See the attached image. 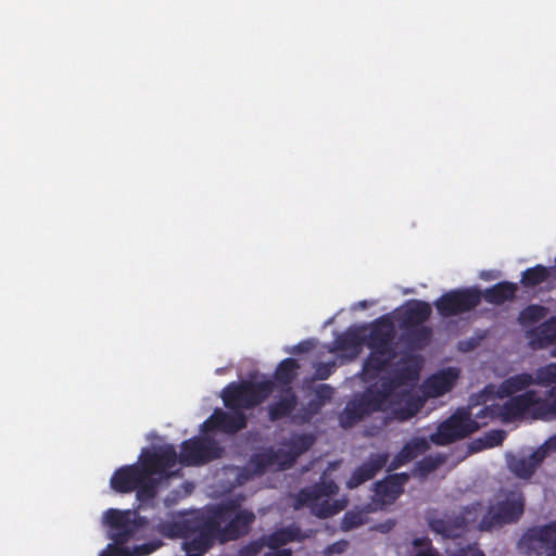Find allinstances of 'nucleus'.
Returning <instances> with one entry per match:
<instances>
[{
  "label": "nucleus",
  "mask_w": 556,
  "mask_h": 556,
  "mask_svg": "<svg viewBox=\"0 0 556 556\" xmlns=\"http://www.w3.org/2000/svg\"><path fill=\"white\" fill-rule=\"evenodd\" d=\"M299 369L300 364L295 358H285L278 364L274 372V380L278 386L281 387V389L291 387V383L298 376Z\"/></svg>",
  "instance_id": "nucleus-32"
},
{
  "label": "nucleus",
  "mask_w": 556,
  "mask_h": 556,
  "mask_svg": "<svg viewBox=\"0 0 556 556\" xmlns=\"http://www.w3.org/2000/svg\"><path fill=\"white\" fill-rule=\"evenodd\" d=\"M518 286L515 282L501 281L488 288L483 292V298L488 303L494 305L504 304L506 301H511L516 296Z\"/></svg>",
  "instance_id": "nucleus-28"
},
{
  "label": "nucleus",
  "mask_w": 556,
  "mask_h": 556,
  "mask_svg": "<svg viewBox=\"0 0 556 556\" xmlns=\"http://www.w3.org/2000/svg\"><path fill=\"white\" fill-rule=\"evenodd\" d=\"M298 403V396L293 388H282L279 395L267 406L268 419L275 422L291 416Z\"/></svg>",
  "instance_id": "nucleus-22"
},
{
  "label": "nucleus",
  "mask_w": 556,
  "mask_h": 556,
  "mask_svg": "<svg viewBox=\"0 0 556 556\" xmlns=\"http://www.w3.org/2000/svg\"><path fill=\"white\" fill-rule=\"evenodd\" d=\"M265 547L262 536L241 546L238 556H258Z\"/></svg>",
  "instance_id": "nucleus-45"
},
{
  "label": "nucleus",
  "mask_w": 556,
  "mask_h": 556,
  "mask_svg": "<svg viewBox=\"0 0 556 556\" xmlns=\"http://www.w3.org/2000/svg\"><path fill=\"white\" fill-rule=\"evenodd\" d=\"M509 399L502 406V421L510 422L521 418L527 412H531L534 403V390H526Z\"/></svg>",
  "instance_id": "nucleus-21"
},
{
  "label": "nucleus",
  "mask_w": 556,
  "mask_h": 556,
  "mask_svg": "<svg viewBox=\"0 0 556 556\" xmlns=\"http://www.w3.org/2000/svg\"><path fill=\"white\" fill-rule=\"evenodd\" d=\"M205 532L199 545L207 547V553L216 542L225 544L248 535L255 521V514L243 508L237 498L222 502L204 511Z\"/></svg>",
  "instance_id": "nucleus-2"
},
{
  "label": "nucleus",
  "mask_w": 556,
  "mask_h": 556,
  "mask_svg": "<svg viewBox=\"0 0 556 556\" xmlns=\"http://www.w3.org/2000/svg\"><path fill=\"white\" fill-rule=\"evenodd\" d=\"M139 462L148 477L159 476L163 478L170 475V470L179 462V455H177L174 445L164 444L153 448H143Z\"/></svg>",
  "instance_id": "nucleus-10"
},
{
  "label": "nucleus",
  "mask_w": 556,
  "mask_h": 556,
  "mask_svg": "<svg viewBox=\"0 0 556 556\" xmlns=\"http://www.w3.org/2000/svg\"><path fill=\"white\" fill-rule=\"evenodd\" d=\"M104 520L110 529V539L117 545H123L132 539H140L149 521L135 510H118L110 508L104 514Z\"/></svg>",
  "instance_id": "nucleus-7"
},
{
  "label": "nucleus",
  "mask_w": 556,
  "mask_h": 556,
  "mask_svg": "<svg viewBox=\"0 0 556 556\" xmlns=\"http://www.w3.org/2000/svg\"><path fill=\"white\" fill-rule=\"evenodd\" d=\"M359 305H361L362 307H366V302H365V301H363V302H361V303H359Z\"/></svg>",
  "instance_id": "nucleus-54"
},
{
  "label": "nucleus",
  "mask_w": 556,
  "mask_h": 556,
  "mask_svg": "<svg viewBox=\"0 0 556 556\" xmlns=\"http://www.w3.org/2000/svg\"><path fill=\"white\" fill-rule=\"evenodd\" d=\"M532 350H540L556 343V324L546 320L527 332Z\"/></svg>",
  "instance_id": "nucleus-26"
},
{
  "label": "nucleus",
  "mask_w": 556,
  "mask_h": 556,
  "mask_svg": "<svg viewBox=\"0 0 556 556\" xmlns=\"http://www.w3.org/2000/svg\"><path fill=\"white\" fill-rule=\"evenodd\" d=\"M546 450L542 445L534 452H532L529 456H511L508 462L509 470L520 479H530L538 467L542 464V462L546 457Z\"/></svg>",
  "instance_id": "nucleus-19"
},
{
  "label": "nucleus",
  "mask_w": 556,
  "mask_h": 556,
  "mask_svg": "<svg viewBox=\"0 0 556 556\" xmlns=\"http://www.w3.org/2000/svg\"><path fill=\"white\" fill-rule=\"evenodd\" d=\"M248 420L244 412L231 410L225 412L216 408L213 414L202 424L203 433L210 431H220L226 434H235L247 427Z\"/></svg>",
  "instance_id": "nucleus-14"
},
{
  "label": "nucleus",
  "mask_w": 556,
  "mask_h": 556,
  "mask_svg": "<svg viewBox=\"0 0 556 556\" xmlns=\"http://www.w3.org/2000/svg\"><path fill=\"white\" fill-rule=\"evenodd\" d=\"M429 442L430 440L424 437H415L406 442L393 459L388 462L387 471L392 472L427 452L430 448Z\"/></svg>",
  "instance_id": "nucleus-20"
},
{
  "label": "nucleus",
  "mask_w": 556,
  "mask_h": 556,
  "mask_svg": "<svg viewBox=\"0 0 556 556\" xmlns=\"http://www.w3.org/2000/svg\"><path fill=\"white\" fill-rule=\"evenodd\" d=\"M101 556H129V554L123 549H112L108 553H103Z\"/></svg>",
  "instance_id": "nucleus-53"
},
{
  "label": "nucleus",
  "mask_w": 556,
  "mask_h": 556,
  "mask_svg": "<svg viewBox=\"0 0 556 556\" xmlns=\"http://www.w3.org/2000/svg\"><path fill=\"white\" fill-rule=\"evenodd\" d=\"M446 462L444 454L427 455L416 463L415 472L420 477H426L437 470Z\"/></svg>",
  "instance_id": "nucleus-39"
},
{
  "label": "nucleus",
  "mask_w": 556,
  "mask_h": 556,
  "mask_svg": "<svg viewBox=\"0 0 556 556\" xmlns=\"http://www.w3.org/2000/svg\"><path fill=\"white\" fill-rule=\"evenodd\" d=\"M419 364L416 358L403 361L397 368L395 376L399 382L413 381L418 378Z\"/></svg>",
  "instance_id": "nucleus-41"
},
{
  "label": "nucleus",
  "mask_w": 556,
  "mask_h": 556,
  "mask_svg": "<svg viewBox=\"0 0 556 556\" xmlns=\"http://www.w3.org/2000/svg\"><path fill=\"white\" fill-rule=\"evenodd\" d=\"M506 438V432L501 429L490 430L482 437L473 440L470 443V450L472 452H479L484 448H492L503 443Z\"/></svg>",
  "instance_id": "nucleus-36"
},
{
  "label": "nucleus",
  "mask_w": 556,
  "mask_h": 556,
  "mask_svg": "<svg viewBox=\"0 0 556 556\" xmlns=\"http://www.w3.org/2000/svg\"><path fill=\"white\" fill-rule=\"evenodd\" d=\"M413 545L415 547H419L420 549L428 548L429 546H433L430 539H428L427 536L414 539Z\"/></svg>",
  "instance_id": "nucleus-50"
},
{
  "label": "nucleus",
  "mask_w": 556,
  "mask_h": 556,
  "mask_svg": "<svg viewBox=\"0 0 556 556\" xmlns=\"http://www.w3.org/2000/svg\"><path fill=\"white\" fill-rule=\"evenodd\" d=\"M157 484V479L148 477L140 462L117 468L110 479V485L115 492L130 493L136 491L137 500L141 504L154 500Z\"/></svg>",
  "instance_id": "nucleus-5"
},
{
  "label": "nucleus",
  "mask_w": 556,
  "mask_h": 556,
  "mask_svg": "<svg viewBox=\"0 0 556 556\" xmlns=\"http://www.w3.org/2000/svg\"><path fill=\"white\" fill-rule=\"evenodd\" d=\"M156 530L164 538L182 539V549L189 556H204L207 553V547L198 543L205 532L204 511L184 513L170 520H161Z\"/></svg>",
  "instance_id": "nucleus-3"
},
{
  "label": "nucleus",
  "mask_w": 556,
  "mask_h": 556,
  "mask_svg": "<svg viewBox=\"0 0 556 556\" xmlns=\"http://www.w3.org/2000/svg\"><path fill=\"white\" fill-rule=\"evenodd\" d=\"M522 539L530 547L543 551L546 556H556V521L528 529Z\"/></svg>",
  "instance_id": "nucleus-15"
},
{
  "label": "nucleus",
  "mask_w": 556,
  "mask_h": 556,
  "mask_svg": "<svg viewBox=\"0 0 556 556\" xmlns=\"http://www.w3.org/2000/svg\"><path fill=\"white\" fill-rule=\"evenodd\" d=\"M544 448L547 451H555L556 452V434L551 437L544 444Z\"/></svg>",
  "instance_id": "nucleus-52"
},
{
  "label": "nucleus",
  "mask_w": 556,
  "mask_h": 556,
  "mask_svg": "<svg viewBox=\"0 0 556 556\" xmlns=\"http://www.w3.org/2000/svg\"><path fill=\"white\" fill-rule=\"evenodd\" d=\"M274 387L275 383L271 380L233 381L223 389L220 397L226 408L243 412V409H252L262 404L273 393Z\"/></svg>",
  "instance_id": "nucleus-6"
},
{
  "label": "nucleus",
  "mask_w": 556,
  "mask_h": 556,
  "mask_svg": "<svg viewBox=\"0 0 556 556\" xmlns=\"http://www.w3.org/2000/svg\"><path fill=\"white\" fill-rule=\"evenodd\" d=\"M407 472L390 473L374 483L372 504L375 509H382L392 505L403 493L404 486L409 480Z\"/></svg>",
  "instance_id": "nucleus-12"
},
{
  "label": "nucleus",
  "mask_w": 556,
  "mask_h": 556,
  "mask_svg": "<svg viewBox=\"0 0 556 556\" xmlns=\"http://www.w3.org/2000/svg\"><path fill=\"white\" fill-rule=\"evenodd\" d=\"M159 545L153 543H144L135 548L137 555H149L157 548Z\"/></svg>",
  "instance_id": "nucleus-49"
},
{
  "label": "nucleus",
  "mask_w": 556,
  "mask_h": 556,
  "mask_svg": "<svg viewBox=\"0 0 556 556\" xmlns=\"http://www.w3.org/2000/svg\"><path fill=\"white\" fill-rule=\"evenodd\" d=\"M219 443L207 435H194L180 444L179 463L182 466H202L222 457Z\"/></svg>",
  "instance_id": "nucleus-8"
},
{
  "label": "nucleus",
  "mask_w": 556,
  "mask_h": 556,
  "mask_svg": "<svg viewBox=\"0 0 556 556\" xmlns=\"http://www.w3.org/2000/svg\"><path fill=\"white\" fill-rule=\"evenodd\" d=\"M376 412H380L379 401L375 397L370 399V393L363 391L346 402L343 410L338 416L339 425L343 429L352 428Z\"/></svg>",
  "instance_id": "nucleus-11"
},
{
  "label": "nucleus",
  "mask_w": 556,
  "mask_h": 556,
  "mask_svg": "<svg viewBox=\"0 0 556 556\" xmlns=\"http://www.w3.org/2000/svg\"><path fill=\"white\" fill-rule=\"evenodd\" d=\"M481 295L476 288L455 289L443 293L434 302V306L442 317L457 316L477 307Z\"/></svg>",
  "instance_id": "nucleus-9"
},
{
  "label": "nucleus",
  "mask_w": 556,
  "mask_h": 556,
  "mask_svg": "<svg viewBox=\"0 0 556 556\" xmlns=\"http://www.w3.org/2000/svg\"><path fill=\"white\" fill-rule=\"evenodd\" d=\"M547 308L539 304H530L520 311L518 321L527 327L545 318Z\"/></svg>",
  "instance_id": "nucleus-40"
},
{
  "label": "nucleus",
  "mask_w": 556,
  "mask_h": 556,
  "mask_svg": "<svg viewBox=\"0 0 556 556\" xmlns=\"http://www.w3.org/2000/svg\"><path fill=\"white\" fill-rule=\"evenodd\" d=\"M293 552L291 548H282V549H270V552L265 553L263 556H292Z\"/></svg>",
  "instance_id": "nucleus-51"
},
{
  "label": "nucleus",
  "mask_w": 556,
  "mask_h": 556,
  "mask_svg": "<svg viewBox=\"0 0 556 556\" xmlns=\"http://www.w3.org/2000/svg\"><path fill=\"white\" fill-rule=\"evenodd\" d=\"M488 389L489 387H485L481 393L470 396L468 406L457 408L450 417L440 422L435 432L430 434V442L444 446L463 440L478 431L480 424L472 418L471 408L486 402Z\"/></svg>",
  "instance_id": "nucleus-4"
},
{
  "label": "nucleus",
  "mask_w": 556,
  "mask_h": 556,
  "mask_svg": "<svg viewBox=\"0 0 556 556\" xmlns=\"http://www.w3.org/2000/svg\"><path fill=\"white\" fill-rule=\"evenodd\" d=\"M368 517L367 513L363 510H349L344 514L342 521H341V528L344 531L353 530L359 526H363L367 522Z\"/></svg>",
  "instance_id": "nucleus-42"
},
{
  "label": "nucleus",
  "mask_w": 556,
  "mask_h": 556,
  "mask_svg": "<svg viewBox=\"0 0 556 556\" xmlns=\"http://www.w3.org/2000/svg\"><path fill=\"white\" fill-rule=\"evenodd\" d=\"M388 462L389 454L386 452L370 454L366 462L352 471L346 481V488L353 490L374 479L388 465Z\"/></svg>",
  "instance_id": "nucleus-16"
},
{
  "label": "nucleus",
  "mask_w": 556,
  "mask_h": 556,
  "mask_svg": "<svg viewBox=\"0 0 556 556\" xmlns=\"http://www.w3.org/2000/svg\"><path fill=\"white\" fill-rule=\"evenodd\" d=\"M551 276L549 268L544 265L538 264L533 267L527 268L522 275L520 282L526 288H534L544 281H546Z\"/></svg>",
  "instance_id": "nucleus-37"
},
{
  "label": "nucleus",
  "mask_w": 556,
  "mask_h": 556,
  "mask_svg": "<svg viewBox=\"0 0 556 556\" xmlns=\"http://www.w3.org/2000/svg\"><path fill=\"white\" fill-rule=\"evenodd\" d=\"M315 437L312 433H296L283 443L288 448L283 450V460H281L282 468L291 467L295 459L307 452L315 443Z\"/></svg>",
  "instance_id": "nucleus-23"
},
{
  "label": "nucleus",
  "mask_w": 556,
  "mask_h": 556,
  "mask_svg": "<svg viewBox=\"0 0 556 556\" xmlns=\"http://www.w3.org/2000/svg\"><path fill=\"white\" fill-rule=\"evenodd\" d=\"M395 337L393 320L389 315H382L370 323L369 332L364 339L368 349L396 352Z\"/></svg>",
  "instance_id": "nucleus-13"
},
{
  "label": "nucleus",
  "mask_w": 556,
  "mask_h": 556,
  "mask_svg": "<svg viewBox=\"0 0 556 556\" xmlns=\"http://www.w3.org/2000/svg\"><path fill=\"white\" fill-rule=\"evenodd\" d=\"M348 547H349V542L341 540V541H338V542H334V543L328 545L325 548V554L326 555L342 554L346 551Z\"/></svg>",
  "instance_id": "nucleus-48"
},
{
  "label": "nucleus",
  "mask_w": 556,
  "mask_h": 556,
  "mask_svg": "<svg viewBox=\"0 0 556 556\" xmlns=\"http://www.w3.org/2000/svg\"><path fill=\"white\" fill-rule=\"evenodd\" d=\"M396 357V352H388L382 350L370 349V353L365 358L362 370L361 379L364 382H371L391 364Z\"/></svg>",
  "instance_id": "nucleus-18"
},
{
  "label": "nucleus",
  "mask_w": 556,
  "mask_h": 556,
  "mask_svg": "<svg viewBox=\"0 0 556 556\" xmlns=\"http://www.w3.org/2000/svg\"><path fill=\"white\" fill-rule=\"evenodd\" d=\"M458 377L456 369L447 368L429 377L425 383L428 394L441 396L451 391Z\"/></svg>",
  "instance_id": "nucleus-27"
},
{
  "label": "nucleus",
  "mask_w": 556,
  "mask_h": 556,
  "mask_svg": "<svg viewBox=\"0 0 556 556\" xmlns=\"http://www.w3.org/2000/svg\"><path fill=\"white\" fill-rule=\"evenodd\" d=\"M534 403L531 407V413L535 418L552 419L556 416V390L549 391L548 397H540L538 392L534 391Z\"/></svg>",
  "instance_id": "nucleus-33"
},
{
  "label": "nucleus",
  "mask_w": 556,
  "mask_h": 556,
  "mask_svg": "<svg viewBox=\"0 0 556 556\" xmlns=\"http://www.w3.org/2000/svg\"><path fill=\"white\" fill-rule=\"evenodd\" d=\"M400 384H402V382H399V379H396V376H394L391 379L382 380L380 388L370 386L365 391L370 393V399L375 397L379 401V409L380 412H384L389 397L391 396L394 389Z\"/></svg>",
  "instance_id": "nucleus-35"
},
{
  "label": "nucleus",
  "mask_w": 556,
  "mask_h": 556,
  "mask_svg": "<svg viewBox=\"0 0 556 556\" xmlns=\"http://www.w3.org/2000/svg\"><path fill=\"white\" fill-rule=\"evenodd\" d=\"M534 379L531 374L521 372L510 376L502 381L497 389V395L500 397H508L517 392L526 390L528 387L534 383Z\"/></svg>",
  "instance_id": "nucleus-30"
},
{
  "label": "nucleus",
  "mask_w": 556,
  "mask_h": 556,
  "mask_svg": "<svg viewBox=\"0 0 556 556\" xmlns=\"http://www.w3.org/2000/svg\"><path fill=\"white\" fill-rule=\"evenodd\" d=\"M338 492L339 486L337 483L333 480H328L301 489L299 491V498L302 502H312L336 495Z\"/></svg>",
  "instance_id": "nucleus-31"
},
{
  "label": "nucleus",
  "mask_w": 556,
  "mask_h": 556,
  "mask_svg": "<svg viewBox=\"0 0 556 556\" xmlns=\"http://www.w3.org/2000/svg\"><path fill=\"white\" fill-rule=\"evenodd\" d=\"M417 407L412 403L406 404L404 407L393 408L391 412L392 418L399 421H406L415 416Z\"/></svg>",
  "instance_id": "nucleus-46"
},
{
  "label": "nucleus",
  "mask_w": 556,
  "mask_h": 556,
  "mask_svg": "<svg viewBox=\"0 0 556 556\" xmlns=\"http://www.w3.org/2000/svg\"><path fill=\"white\" fill-rule=\"evenodd\" d=\"M265 547L269 549H282L281 547L291 543L300 542L305 539L302 531L296 526H288L262 536Z\"/></svg>",
  "instance_id": "nucleus-25"
},
{
  "label": "nucleus",
  "mask_w": 556,
  "mask_h": 556,
  "mask_svg": "<svg viewBox=\"0 0 556 556\" xmlns=\"http://www.w3.org/2000/svg\"><path fill=\"white\" fill-rule=\"evenodd\" d=\"M346 500H330L328 497L315 500L312 502H302L299 498V493L295 496L294 507L296 509L306 506L311 509L312 514L320 519H326L337 515L346 506Z\"/></svg>",
  "instance_id": "nucleus-24"
},
{
  "label": "nucleus",
  "mask_w": 556,
  "mask_h": 556,
  "mask_svg": "<svg viewBox=\"0 0 556 556\" xmlns=\"http://www.w3.org/2000/svg\"><path fill=\"white\" fill-rule=\"evenodd\" d=\"M525 510V496L522 491L515 486L502 489L497 501L491 505L478 522L483 511L481 502H475L463 508L458 515H444L429 521L430 529L444 539L462 538L470 528L477 527L480 531H492L505 525L517 522Z\"/></svg>",
  "instance_id": "nucleus-1"
},
{
  "label": "nucleus",
  "mask_w": 556,
  "mask_h": 556,
  "mask_svg": "<svg viewBox=\"0 0 556 556\" xmlns=\"http://www.w3.org/2000/svg\"><path fill=\"white\" fill-rule=\"evenodd\" d=\"M187 556H189V555L187 554Z\"/></svg>",
  "instance_id": "nucleus-55"
},
{
  "label": "nucleus",
  "mask_w": 556,
  "mask_h": 556,
  "mask_svg": "<svg viewBox=\"0 0 556 556\" xmlns=\"http://www.w3.org/2000/svg\"><path fill=\"white\" fill-rule=\"evenodd\" d=\"M336 367L334 362L318 363L315 367V378L318 380L328 379L333 372Z\"/></svg>",
  "instance_id": "nucleus-47"
},
{
  "label": "nucleus",
  "mask_w": 556,
  "mask_h": 556,
  "mask_svg": "<svg viewBox=\"0 0 556 556\" xmlns=\"http://www.w3.org/2000/svg\"><path fill=\"white\" fill-rule=\"evenodd\" d=\"M475 417V420H481V422H479L480 427L486 425V420H502V406L496 403L484 405L478 413H476Z\"/></svg>",
  "instance_id": "nucleus-44"
},
{
  "label": "nucleus",
  "mask_w": 556,
  "mask_h": 556,
  "mask_svg": "<svg viewBox=\"0 0 556 556\" xmlns=\"http://www.w3.org/2000/svg\"><path fill=\"white\" fill-rule=\"evenodd\" d=\"M364 343L365 339L357 330L349 329L336 338L331 351L346 352L351 357H356Z\"/></svg>",
  "instance_id": "nucleus-29"
},
{
  "label": "nucleus",
  "mask_w": 556,
  "mask_h": 556,
  "mask_svg": "<svg viewBox=\"0 0 556 556\" xmlns=\"http://www.w3.org/2000/svg\"><path fill=\"white\" fill-rule=\"evenodd\" d=\"M282 454L283 450L274 451L273 448H268L254 454L251 457V464L253 465L255 472L262 475L276 464L281 466V460H283Z\"/></svg>",
  "instance_id": "nucleus-34"
},
{
  "label": "nucleus",
  "mask_w": 556,
  "mask_h": 556,
  "mask_svg": "<svg viewBox=\"0 0 556 556\" xmlns=\"http://www.w3.org/2000/svg\"><path fill=\"white\" fill-rule=\"evenodd\" d=\"M406 341L412 348L421 349L426 346L432 337V330L430 327L425 326L424 324L420 326H416L415 328L405 329Z\"/></svg>",
  "instance_id": "nucleus-38"
},
{
  "label": "nucleus",
  "mask_w": 556,
  "mask_h": 556,
  "mask_svg": "<svg viewBox=\"0 0 556 556\" xmlns=\"http://www.w3.org/2000/svg\"><path fill=\"white\" fill-rule=\"evenodd\" d=\"M333 388L329 384H320L315 391V400L309 401L308 406L313 413H317L321 406L332 399Z\"/></svg>",
  "instance_id": "nucleus-43"
},
{
  "label": "nucleus",
  "mask_w": 556,
  "mask_h": 556,
  "mask_svg": "<svg viewBox=\"0 0 556 556\" xmlns=\"http://www.w3.org/2000/svg\"><path fill=\"white\" fill-rule=\"evenodd\" d=\"M429 303L420 300H410L396 311L395 318L402 330L415 328L427 321L431 315Z\"/></svg>",
  "instance_id": "nucleus-17"
}]
</instances>
